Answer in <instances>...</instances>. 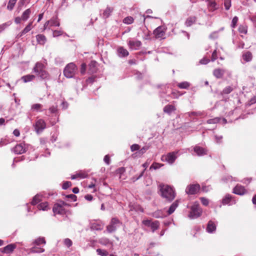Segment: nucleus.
<instances>
[{
  "instance_id": "obj_43",
  "label": "nucleus",
  "mask_w": 256,
  "mask_h": 256,
  "mask_svg": "<svg viewBox=\"0 0 256 256\" xmlns=\"http://www.w3.org/2000/svg\"><path fill=\"white\" fill-rule=\"evenodd\" d=\"M40 196L39 195V194H37L36 196H35L32 202H31V204H32V205H36V204H37L40 201Z\"/></svg>"
},
{
  "instance_id": "obj_55",
  "label": "nucleus",
  "mask_w": 256,
  "mask_h": 256,
  "mask_svg": "<svg viewBox=\"0 0 256 256\" xmlns=\"http://www.w3.org/2000/svg\"><path fill=\"white\" fill-rule=\"evenodd\" d=\"M162 166V165H160V164H158V163H154L150 167V169H154V170H156V169H158L160 168V166Z\"/></svg>"
},
{
  "instance_id": "obj_15",
  "label": "nucleus",
  "mask_w": 256,
  "mask_h": 256,
  "mask_svg": "<svg viewBox=\"0 0 256 256\" xmlns=\"http://www.w3.org/2000/svg\"><path fill=\"white\" fill-rule=\"evenodd\" d=\"M154 34L156 38H162L164 36L165 32L162 26H158L154 31Z\"/></svg>"
},
{
  "instance_id": "obj_62",
  "label": "nucleus",
  "mask_w": 256,
  "mask_h": 256,
  "mask_svg": "<svg viewBox=\"0 0 256 256\" xmlns=\"http://www.w3.org/2000/svg\"><path fill=\"white\" fill-rule=\"evenodd\" d=\"M104 160L108 165L110 164V156H108V155L105 156L104 157Z\"/></svg>"
},
{
  "instance_id": "obj_24",
  "label": "nucleus",
  "mask_w": 256,
  "mask_h": 256,
  "mask_svg": "<svg viewBox=\"0 0 256 256\" xmlns=\"http://www.w3.org/2000/svg\"><path fill=\"white\" fill-rule=\"evenodd\" d=\"M118 56L120 57L126 56L128 55V51L122 47H120L118 50Z\"/></svg>"
},
{
  "instance_id": "obj_18",
  "label": "nucleus",
  "mask_w": 256,
  "mask_h": 256,
  "mask_svg": "<svg viewBox=\"0 0 256 256\" xmlns=\"http://www.w3.org/2000/svg\"><path fill=\"white\" fill-rule=\"evenodd\" d=\"M216 224L214 222L210 220L208 222L207 224L206 230L207 232L209 233H212L216 230Z\"/></svg>"
},
{
  "instance_id": "obj_5",
  "label": "nucleus",
  "mask_w": 256,
  "mask_h": 256,
  "mask_svg": "<svg viewBox=\"0 0 256 256\" xmlns=\"http://www.w3.org/2000/svg\"><path fill=\"white\" fill-rule=\"evenodd\" d=\"M202 213V210L200 208L198 203H194L190 208V212L188 214V217L190 218H196L199 217Z\"/></svg>"
},
{
  "instance_id": "obj_9",
  "label": "nucleus",
  "mask_w": 256,
  "mask_h": 256,
  "mask_svg": "<svg viewBox=\"0 0 256 256\" xmlns=\"http://www.w3.org/2000/svg\"><path fill=\"white\" fill-rule=\"evenodd\" d=\"M177 152H172L168 154L166 156H162V158H164V160L169 164H172L176 158V154Z\"/></svg>"
},
{
  "instance_id": "obj_17",
  "label": "nucleus",
  "mask_w": 256,
  "mask_h": 256,
  "mask_svg": "<svg viewBox=\"0 0 256 256\" xmlns=\"http://www.w3.org/2000/svg\"><path fill=\"white\" fill-rule=\"evenodd\" d=\"M16 248L15 244H10L2 248V252L6 254L12 253Z\"/></svg>"
},
{
  "instance_id": "obj_6",
  "label": "nucleus",
  "mask_w": 256,
  "mask_h": 256,
  "mask_svg": "<svg viewBox=\"0 0 256 256\" xmlns=\"http://www.w3.org/2000/svg\"><path fill=\"white\" fill-rule=\"evenodd\" d=\"M121 224V222L117 218H112L110 224L106 226V230L108 232L112 233L116 231Z\"/></svg>"
},
{
  "instance_id": "obj_21",
  "label": "nucleus",
  "mask_w": 256,
  "mask_h": 256,
  "mask_svg": "<svg viewBox=\"0 0 256 256\" xmlns=\"http://www.w3.org/2000/svg\"><path fill=\"white\" fill-rule=\"evenodd\" d=\"M196 17L195 16H190L186 18L185 22V25L186 26H190L195 24L196 20Z\"/></svg>"
},
{
  "instance_id": "obj_56",
  "label": "nucleus",
  "mask_w": 256,
  "mask_h": 256,
  "mask_svg": "<svg viewBox=\"0 0 256 256\" xmlns=\"http://www.w3.org/2000/svg\"><path fill=\"white\" fill-rule=\"evenodd\" d=\"M200 200L204 206H208V204L209 202L208 200L204 198H201Z\"/></svg>"
},
{
  "instance_id": "obj_61",
  "label": "nucleus",
  "mask_w": 256,
  "mask_h": 256,
  "mask_svg": "<svg viewBox=\"0 0 256 256\" xmlns=\"http://www.w3.org/2000/svg\"><path fill=\"white\" fill-rule=\"evenodd\" d=\"M49 110L50 111V112L51 113H56L57 110H58V109H57V108L56 106H50V108H49Z\"/></svg>"
},
{
  "instance_id": "obj_10",
  "label": "nucleus",
  "mask_w": 256,
  "mask_h": 256,
  "mask_svg": "<svg viewBox=\"0 0 256 256\" xmlns=\"http://www.w3.org/2000/svg\"><path fill=\"white\" fill-rule=\"evenodd\" d=\"M128 45L130 48L132 50H138L142 45V42L140 40H130L128 42Z\"/></svg>"
},
{
  "instance_id": "obj_59",
  "label": "nucleus",
  "mask_w": 256,
  "mask_h": 256,
  "mask_svg": "<svg viewBox=\"0 0 256 256\" xmlns=\"http://www.w3.org/2000/svg\"><path fill=\"white\" fill-rule=\"evenodd\" d=\"M67 198H70L73 202L76 200V196L74 194H68L66 196Z\"/></svg>"
},
{
  "instance_id": "obj_1",
  "label": "nucleus",
  "mask_w": 256,
  "mask_h": 256,
  "mask_svg": "<svg viewBox=\"0 0 256 256\" xmlns=\"http://www.w3.org/2000/svg\"><path fill=\"white\" fill-rule=\"evenodd\" d=\"M160 196L168 202L172 201L176 196L173 188L169 186L161 184L159 186Z\"/></svg>"
},
{
  "instance_id": "obj_25",
  "label": "nucleus",
  "mask_w": 256,
  "mask_h": 256,
  "mask_svg": "<svg viewBox=\"0 0 256 256\" xmlns=\"http://www.w3.org/2000/svg\"><path fill=\"white\" fill-rule=\"evenodd\" d=\"M96 61H92L89 64V71L90 73L94 74L96 72Z\"/></svg>"
},
{
  "instance_id": "obj_2",
  "label": "nucleus",
  "mask_w": 256,
  "mask_h": 256,
  "mask_svg": "<svg viewBox=\"0 0 256 256\" xmlns=\"http://www.w3.org/2000/svg\"><path fill=\"white\" fill-rule=\"evenodd\" d=\"M46 66L40 62H37L32 69L36 75L41 80H48L50 78V74L45 69Z\"/></svg>"
},
{
  "instance_id": "obj_40",
  "label": "nucleus",
  "mask_w": 256,
  "mask_h": 256,
  "mask_svg": "<svg viewBox=\"0 0 256 256\" xmlns=\"http://www.w3.org/2000/svg\"><path fill=\"white\" fill-rule=\"evenodd\" d=\"M160 226V223L158 221L156 220L154 222H152L150 228L152 230V232H154L156 230H158Z\"/></svg>"
},
{
  "instance_id": "obj_26",
  "label": "nucleus",
  "mask_w": 256,
  "mask_h": 256,
  "mask_svg": "<svg viewBox=\"0 0 256 256\" xmlns=\"http://www.w3.org/2000/svg\"><path fill=\"white\" fill-rule=\"evenodd\" d=\"M175 107L172 105L168 104L164 108V112L168 114H170L172 112L176 110Z\"/></svg>"
},
{
  "instance_id": "obj_39",
  "label": "nucleus",
  "mask_w": 256,
  "mask_h": 256,
  "mask_svg": "<svg viewBox=\"0 0 256 256\" xmlns=\"http://www.w3.org/2000/svg\"><path fill=\"white\" fill-rule=\"evenodd\" d=\"M238 32L243 34H246L248 32V27L245 24L240 25L238 28Z\"/></svg>"
},
{
  "instance_id": "obj_64",
  "label": "nucleus",
  "mask_w": 256,
  "mask_h": 256,
  "mask_svg": "<svg viewBox=\"0 0 256 256\" xmlns=\"http://www.w3.org/2000/svg\"><path fill=\"white\" fill-rule=\"evenodd\" d=\"M148 149V147L147 146H144L142 148L140 151H139V154H144Z\"/></svg>"
},
{
  "instance_id": "obj_31",
  "label": "nucleus",
  "mask_w": 256,
  "mask_h": 256,
  "mask_svg": "<svg viewBox=\"0 0 256 256\" xmlns=\"http://www.w3.org/2000/svg\"><path fill=\"white\" fill-rule=\"evenodd\" d=\"M42 105L40 104H35L31 106V110L33 112H42Z\"/></svg>"
},
{
  "instance_id": "obj_4",
  "label": "nucleus",
  "mask_w": 256,
  "mask_h": 256,
  "mask_svg": "<svg viewBox=\"0 0 256 256\" xmlns=\"http://www.w3.org/2000/svg\"><path fill=\"white\" fill-rule=\"evenodd\" d=\"M68 206V204L63 201H60V203L55 204L52 208L53 212L54 214H66V210L64 207Z\"/></svg>"
},
{
  "instance_id": "obj_47",
  "label": "nucleus",
  "mask_w": 256,
  "mask_h": 256,
  "mask_svg": "<svg viewBox=\"0 0 256 256\" xmlns=\"http://www.w3.org/2000/svg\"><path fill=\"white\" fill-rule=\"evenodd\" d=\"M238 20V17H237L236 16H235L234 17V18L232 20V24H231V27L232 28H234L236 26Z\"/></svg>"
},
{
  "instance_id": "obj_30",
  "label": "nucleus",
  "mask_w": 256,
  "mask_h": 256,
  "mask_svg": "<svg viewBox=\"0 0 256 256\" xmlns=\"http://www.w3.org/2000/svg\"><path fill=\"white\" fill-rule=\"evenodd\" d=\"M31 14V10L30 8H28L24 12L22 13V20L24 21H26L28 18L30 17V16Z\"/></svg>"
},
{
  "instance_id": "obj_58",
  "label": "nucleus",
  "mask_w": 256,
  "mask_h": 256,
  "mask_svg": "<svg viewBox=\"0 0 256 256\" xmlns=\"http://www.w3.org/2000/svg\"><path fill=\"white\" fill-rule=\"evenodd\" d=\"M142 224H144L146 226L150 227L152 222L150 220H144L142 222Z\"/></svg>"
},
{
  "instance_id": "obj_28",
  "label": "nucleus",
  "mask_w": 256,
  "mask_h": 256,
  "mask_svg": "<svg viewBox=\"0 0 256 256\" xmlns=\"http://www.w3.org/2000/svg\"><path fill=\"white\" fill-rule=\"evenodd\" d=\"M38 42L40 44H44L46 42V38L43 34H38L36 36Z\"/></svg>"
},
{
  "instance_id": "obj_14",
  "label": "nucleus",
  "mask_w": 256,
  "mask_h": 256,
  "mask_svg": "<svg viewBox=\"0 0 256 256\" xmlns=\"http://www.w3.org/2000/svg\"><path fill=\"white\" fill-rule=\"evenodd\" d=\"M208 2V6L210 12H214L218 8V6L216 3L215 0H206Z\"/></svg>"
},
{
  "instance_id": "obj_35",
  "label": "nucleus",
  "mask_w": 256,
  "mask_h": 256,
  "mask_svg": "<svg viewBox=\"0 0 256 256\" xmlns=\"http://www.w3.org/2000/svg\"><path fill=\"white\" fill-rule=\"evenodd\" d=\"M50 26H60V22L58 20V18H51L50 20Z\"/></svg>"
},
{
  "instance_id": "obj_20",
  "label": "nucleus",
  "mask_w": 256,
  "mask_h": 256,
  "mask_svg": "<svg viewBox=\"0 0 256 256\" xmlns=\"http://www.w3.org/2000/svg\"><path fill=\"white\" fill-rule=\"evenodd\" d=\"M98 243L104 246L108 245L113 246V242L108 238L103 237L98 240Z\"/></svg>"
},
{
  "instance_id": "obj_27",
  "label": "nucleus",
  "mask_w": 256,
  "mask_h": 256,
  "mask_svg": "<svg viewBox=\"0 0 256 256\" xmlns=\"http://www.w3.org/2000/svg\"><path fill=\"white\" fill-rule=\"evenodd\" d=\"M242 58L246 62H248L252 60V55L251 52H246L242 55Z\"/></svg>"
},
{
  "instance_id": "obj_22",
  "label": "nucleus",
  "mask_w": 256,
  "mask_h": 256,
  "mask_svg": "<svg viewBox=\"0 0 256 256\" xmlns=\"http://www.w3.org/2000/svg\"><path fill=\"white\" fill-rule=\"evenodd\" d=\"M178 200H176L170 206V207L168 210V214L170 215L172 214L174 210H176V208L178 206Z\"/></svg>"
},
{
  "instance_id": "obj_45",
  "label": "nucleus",
  "mask_w": 256,
  "mask_h": 256,
  "mask_svg": "<svg viewBox=\"0 0 256 256\" xmlns=\"http://www.w3.org/2000/svg\"><path fill=\"white\" fill-rule=\"evenodd\" d=\"M149 164L148 162H144L142 166L144 168V170L136 178V180H138L140 179V178L142 176L144 175V172L145 170L148 168V166Z\"/></svg>"
},
{
  "instance_id": "obj_23",
  "label": "nucleus",
  "mask_w": 256,
  "mask_h": 256,
  "mask_svg": "<svg viewBox=\"0 0 256 256\" xmlns=\"http://www.w3.org/2000/svg\"><path fill=\"white\" fill-rule=\"evenodd\" d=\"M32 22H30L28 26L22 31L21 32H20L18 36V37H21L24 34H25L27 32H28L32 28Z\"/></svg>"
},
{
  "instance_id": "obj_44",
  "label": "nucleus",
  "mask_w": 256,
  "mask_h": 256,
  "mask_svg": "<svg viewBox=\"0 0 256 256\" xmlns=\"http://www.w3.org/2000/svg\"><path fill=\"white\" fill-rule=\"evenodd\" d=\"M123 22L126 24H130L134 22V18L132 16H127L124 19Z\"/></svg>"
},
{
  "instance_id": "obj_33",
  "label": "nucleus",
  "mask_w": 256,
  "mask_h": 256,
  "mask_svg": "<svg viewBox=\"0 0 256 256\" xmlns=\"http://www.w3.org/2000/svg\"><path fill=\"white\" fill-rule=\"evenodd\" d=\"M103 228V225L94 222L91 224V229L93 230H100Z\"/></svg>"
},
{
  "instance_id": "obj_29",
  "label": "nucleus",
  "mask_w": 256,
  "mask_h": 256,
  "mask_svg": "<svg viewBox=\"0 0 256 256\" xmlns=\"http://www.w3.org/2000/svg\"><path fill=\"white\" fill-rule=\"evenodd\" d=\"M36 78V76L33 74H28L24 76H23L22 78V79L24 82H29L34 80Z\"/></svg>"
},
{
  "instance_id": "obj_11",
  "label": "nucleus",
  "mask_w": 256,
  "mask_h": 256,
  "mask_svg": "<svg viewBox=\"0 0 256 256\" xmlns=\"http://www.w3.org/2000/svg\"><path fill=\"white\" fill-rule=\"evenodd\" d=\"M13 151L16 154H22L26 152V148L24 147V144H20L13 148Z\"/></svg>"
},
{
  "instance_id": "obj_57",
  "label": "nucleus",
  "mask_w": 256,
  "mask_h": 256,
  "mask_svg": "<svg viewBox=\"0 0 256 256\" xmlns=\"http://www.w3.org/2000/svg\"><path fill=\"white\" fill-rule=\"evenodd\" d=\"M153 216L156 218H160L162 217V215L160 211L154 212L153 214Z\"/></svg>"
},
{
  "instance_id": "obj_54",
  "label": "nucleus",
  "mask_w": 256,
  "mask_h": 256,
  "mask_svg": "<svg viewBox=\"0 0 256 256\" xmlns=\"http://www.w3.org/2000/svg\"><path fill=\"white\" fill-rule=\"evenodd\" d=\"M140 148V146L138 144H134L130 146V150L132 152H134L138 150Z\"/></svg>"
},
{
  "instance_id": "obj_42",
  "label": "nucleus",
  "mask_w": 256,
  "mask_h": 256,
  "mask_svg": "<svg viewBox=\"0 0 256 256\" xmlns=\"http://www.w3.org/2000/svg\"><path fill=\"white\" fill-rule=\"evenodd\" d=\"M16 0H10L7 6V8L10 10H12L13 9Z\"/></svg>"
},
{
  "instance_id": "obj_36",
  "label": "nucleus",
  "mask_w": 256,
  "mask_h": 256,
  "mask_svg": "<svg viewBox=\"0 0 256 256\" xmlns=\"http://www.w3.org/2000/svg\"><path fill=\"white\" fill-rule=\"evenodd\" d=\"M177 86L180 88L187 89L190 87V84L188 82H183L178 83Z\"/></svg>"
},
{
  "instance_id": "obj_16",
  "label": "nucleus",
  "mask_w": 256,
  "mask_h": 256,
  "mask_svg": "<svg viewBox=\"0 0 256 256\" xmlns=\"http://www.w3.org/2000/svg\"><path fill=\"white\" fill-rule=\"evenodd\" d=\"M114 8L112 7L108 6L102 14V18L104 19L108 18L110 16Z\"/></svg>"
},
{
  "instance_id": "obj_38",
  "label": "nucleus",
  "mask_w": 256,
  "mask_h": 256,
  "mask_svg": "<svg viewBox=\"0 0 256 256\" xmlns=\"http://www.w3.org/2000/svg\"><path fill=\"white\" fill-rule=\"evenodd\" d=\"M232 197L230 194H227L225 196V197L222 200V203L223 204H231Z\"/></svg>"
},
{
  "instance_id": "obj_53",
  "label": "nucleus",
  "mask_w": 256,
  "mask_h": 256,
  "mask_svg": "<svg viewBox=\"0 0 256 256\" xmlns=\"http://www.w3.org/2000/svg\"><path fill=\"white\" fill-rule=\"evenodd\" d=\"M64 244L68 248L70 247L72 245V241L69 238H66L64 240Z\"/></svg>"
},
{
  "instance_id": "obj_46",
  "label": "nucleus",
  "mask_w": 256,
  "mask_h": 256,
  "mask_svg": "<svg viewBox=\"0 0 256 256\" xmlns=\"http://www.w3.org/2000/svg\"><path fill=\"white\" fill-rule=\"evenodd\" d=\"M35 244L37 246H39L40 244H45L46 241L44 238H40L35 240Z\"/></svg>"
},
{
  "instance_id": "obj_12",
  "label": "nucleus",
  "mask_w": 256,
  "mask_h": 256,
  "mask_svg": "<svg viewBox=\"0 0 256 256\" xmlns=\"http://www.w3.org/2000/svg\"><path fill=\"white\" fill-rule=\"evenodd\" d=\"M233 192L238 195H243L246 192V190L244 186L237 184L234 188Z\"/></svg>"
},
{
  "instance_id": "obj_3",
  "label": "nucleus",
  "mask_w": 256,
  "mask_h": 256,
  "mask_svg": "<svg viewBox=\"0 0 256 256\" xmlns=\"http://www.w3.org/2000/svg\"><path fill=\"white\" fill-rule=\"evenodd\" d=\"M76 70L77 68L75 64L71 62L68 64L65 67L64 70V74L66 77L72 78L74 76Z\"/></svg>"
},
{
  "instance_id": "obj_48",
  "label": "nucleus",
  "mask_w": 256,
  "mask_h": 256,
  "mask_svg": "<svg viewBox=\"0 0 256 256\" xmlns=\"http://www.w3.org/2000/svg\"><path fill=\"white\" fill-rule=\"evenodd\" d=\"M220 118H214L210 119L207 120V123L208 124H217L219 122Z\"/></svg>"
},
{
  "instance_id": "obj_63",
  "label": "nucleus",
  "mask_w": 256,
  "mask_h": 256,
  "mask_svg": "<svg viewBox=\"0 0 256 256\" xmlns=\"http://www.w3.org/2000/svg\"><path fill=\"white\" fill-rule=\"evenodd\" d=\"M209 62H210V60L208 59L204 58L200 60V62L201 64H207Z\"/></svg>"
},
{
  "instance_id": "obj_60",
  "label": "nucleus",
  "mask_w": 256,
  "mask_h": 256,
  "mask_svg": "<svg viewBox=\"0 0 256 256\" xmlns=\"http://www.w3.org/2000/svg\"><path fill=\"white\" fill-rule=\"evenodd\" d=\"M218 58V56H217V52H216V50H214L212 54V61L214 62V61L216 58Z\"/></svg>"
},
{
  "instance_id": "obj_49",
  "label": "nucleus",
  "mask_w": 256,
  "mask_h": 256,
  "mask_svg": "<svg viewBox=\"0 0 256 256\" xmlns=\"http://www.w3.org/2000/svg\"><path fill=\"white\" fill-rule=\"evenodd\" d=\"M224 6L226 10H228L231 6V0H224Z\"/></svg>"
},
{
  "instance_id": "obj_41",
  "label": "nucleus",
  "mask_w": 256,
  "mask_h": 256,
  "mask_svg": "<svg viewBox=\"0 0 256 256\" xmlns=\"http://www.w3.org/2000/svg\"><path fill=\"white\" fill-rule=\"evenodd\" d=\"M234 89V88L232 86H228L226 87L222 92V94H229Z\"/></svg>"
},
{
  "instance_id": "obj_37",
  "label": "nucleus",
  "mask_w": 256,
  "mask_h": 256,
  "mask_svg": "<svg viewBox=\"0 0 256 256\" xmlns=\"http://www.w3.org/2000/svg\"><path fill=\"white\" fill-rule=\"evenodd\" d=\"M44 250L42 248L34 246L30 249V252L32 253H41L43 252Z\"/></svg>"
},
{
  "instance_id": "obj_13",
  "label": "nucleus",
  "mask_w": 256,
  "mask_h": 256,
  "mask_svg": "<svg viewBox=\"0 0 256 256\" xmlns=\"http://www.w3.org/2000/svg\"><path fill=\"white\" fill-rule=\"evenodd\" d=\"M194 150L198 156H202L207 154V150L200 146H195Z\"/></svg>"
},
{
  "instance_id": "obj_50",
  "label": "nucleus",
  "mask_w": 256,
  "mask_h": 256,
  "mask_svg": "<svg viewBox=\"0 0 256 256\" xmlns=\"http://www.w3.org/2000/svg\"><path fill=\"white\" fill-rule=\"evenodd\" d=\"M72 186V183L70 182H65L63 184H62V188L64 190H66L67 188H68L69 187H70V186Z\"/></svg>"
},
{
  "instance_id": "obj_34",
  "label": "nucleus",
  "mask_w": 256,
  "mask_h": 256,
  "mask_svg": "<svg viewBox=\"0 0 256 256\" xmlns=\"http://www.w3.org/2000/svg\"><path fill=\"white\" fill-rule=\"evenodd\" d=\"M38 207L40 210H46L48 209H50L48 202H42L39 204Z\"/></svg>"
},
{
  "instance_id": "obj_32",
  "label": "nucleus",
  "mask_w": 256,
  "mask_h": 256,
  "mask_svg": "<svg viewBox=\"0 0 256 256\" xmlns=\"http://www.w3.org/2000/svg\"><path fill=\"white\" fill-rule=\"evenodd\" d=\"M97 254L100 256H108L109 255L108 252L104 249L98 248L96 250Z\"/></svg>"
},
{
  "instance_id": "obj_8",
  "label": "nucleus",
  "mask_w": 256,
  "mask_h": 256,
  "mask_svg": "<svg viewBox=\"0 0 256 256\" xmlns=\"http://www.w3.org/2000/svg\"><path fill=\"white\" fill-rule=\"evenodd\" d=\"M200 185L198 184H190L186 186V192L188 194H196L200 191Z\"/></svg>"
},
{
  "instance_id": "obj_52",
  "label": "nucleus",
  "mask_w": 256,
  "mask_h": 256,
  "mask_svg": "<svg viewBox=\"0 0 256 256\" xmlns=\"http://www.w3.org/2000/svg\"><path fill=\"white\" fill-rule=\"evenodd\" d=\"M78 178H84L87 177L88 174L84 172H80L76 174Z\"/></svg>"
},
{
  "instance_id": "obj_19",
  "label": "nucleus",
  "mask_w": 256,
  "mask_h": 256,
  "mask_svg": "<svg viewBox=\"0 0 256 256\" xmlns=\"http://www.w3.org/2000/svg\"><path fill=\"white\" fill-rule=\"evenodd\" d=\"M225 70L221 68H216L213 71L214 76L217 78H222Z\"/></svg>"
},
{
  "instance_id": "obj_7",
  "label": "nucleus",
  "mask_w": 256,
  "mask_h": 256,
  "mask_svg": "<svg viewBox=\"0 0 256 256\" xmlns=\"http://www.w3.org/2000/svg\"><path fill=\"white\" fill-rule=\"evenodd\" d=\"M35 131L37 134H39L43 132L46 128V122L42 119H38L36 121L34 125Z\"/></svg>"
},
{
  "instance_id": "obj_51",
  "label": "nucleus",
  "mask_w": 256,
  "mask_h": 256,
  "mask_svg": "<svg viewBox=\"0 0 256 256\" xmlns=\"http://www.w3.org/2000/svg\"><path fill=\"white\" fill-rule=\"evenodd\" d=\"M209 38L210 39H216V38H218V32L215 31V32H212L209 36Z\"/></svg>"
}]
</instances>
